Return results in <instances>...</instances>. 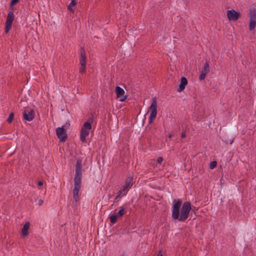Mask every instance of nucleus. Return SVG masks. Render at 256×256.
Returning <instances> with one entry per match:
<instances>
[{"label":"nucleus","mask_w":256,"mask_h":256,"mask_svg":"<svg viewBox=\"0 0 256 256\" xmlns=\"http://www.w3.org/2000/svg\"><path fill=\"white\" fill-rule=\"evenodd\" d=\"M76 2L75 0H72L71 2L68 6V9L72 12H74V9L73 8L76 5Z\"/></svg>","instance_id":"a211bd4d"},{"label":"nucleus","mask_w":256,"mask_h":256,"mask_svg":"<svg viewBox=\"0 0 256 256\" xmlns=\"http://www.w3.org/2000/svg\"><path fill=\"white\" fill-rule=\"evenodd\" d=\"M81 168H82V160H77L76 165V172H81Z\"/></svg>","instance_id":"f3484780"},{"label":"nucleus","mask_w":256,"mask_h":256,"mask_svg":"<svg viewBox=\"0 0 256 256\" xmlns=\"http://www.w3.org/2000/svg\"><path fill=\"white\" fill-rule=\"evenodd\" d=\"M119 198L120 197H117V196H116V200L118 199V198Z\"/></svg>","instance_id":"473e14b6"},{"label":"nucleus","mask_w":256,"mask_h":256,"mask_svg":"<svg viewBox=\"0 0 256 256\" xmlns=\"http://www.w3.org/2000/svg\"><path fill=\"white\" fill-rule=\"evenodd\" d=\"M85 72V66H81V67L80 68V72L81 74H83Z\"/></svg>","instance_id":"393cba45"},{"label":"nucleus","mask_w":256,"mask_h":256,"mask_svg":"<svg viewBox=\"0 0 256 256\" xmlns=\"http://www.w3.org/2000/svg\"><path fill=\"white\" fill-rule=\"evenodd\" d=\"M43 202H44V201H43V200H42V199H40V200H38V204L39 206H41V205H42V204H43Z\"/></svg>","instance_id":"cd10ccee"},{"label":"nucleus","mask_w":256,"mask_h":256,"mask_svg":"<svg viewBox=\"0 0 256 256\" xmlns=\"http://www.w3.org/2000/svg\"><path fill=\"white\" fill-rule=\"evenodd\" d=\"M186 136V132H182V138H184Z\"/></svg>","instance_id":"c756f323"},{"label":"nucleus","mask_w":256,"mask_h":256,"mask_svg":"<svg viewBox=\"0 0 256 256\" xmlns=\"http://www.w3.org/2000/svg\"><path fill=\"white\" fill-rule=\"evenodd\" d=\"M152 104L150 107V116L149 118V123L151 124L152 121L156 118L157 114V102L156 97L152 98L151 99Z\"/></svg>","instance_id":"f03ea898"},{"label":"nucleus","mask_w":256,"mask_h":256,"mask_svg":"<svg viewBox=\"0 0 256 256\" xmlns=\"http://www.w3.org/2000/svg\"><path fill=\"white\" fill-rule=\"evenodd\" d=\"M209 72H210L209 64L208 62H206L204 64V68L202 71V72L200 76L199 79L200 80H204L205 78L206 74Z\"/></svg>","instance_id":"9d476101"},{"label":"nucleus","mask_w":256,"mask_h":256,"mask_svg":"<svg viewBox=\"0 0 256 256\" xmlns=\"http://www.w3.org/2000/svg\"><path fill=\"white\" fill-rule=\"evenodd\" d=\"M80 188H74L73 190V198L75 201V204L79 200V192Z\"/></svg>","instance_id":"4468645a"},{"label":"nucleus","mask_w":256,"mask_h":256,"mask_svg":"<svg viewBox=\"0 0 256 256\" xmlns=\"http://www.w3.org/2000/svg\"><path fill=\"white\" fill-rule=\"evenodd\" d=\"M116 92L117 97L120 98V101L123 102L126 99V96L124 95L125 92L122 88L117 86L116 88Z\"/></svg>","instance_id":"1a4fd4ad"},{"label":"nucleus","mask_w":256,"mask_h":256,"mask_svg":"<svg viewBox=\"0 0 256 256\" xmlns=\"http://www.w3.org/2000/svg\"><path fill=\"white\" fill-rule=\"evenodd\" d=\"M118 218L114 214L111 215L110 217V222L113 224L116 222Z\"/></svg>","instance_id":"aec40b11"},{"label":"nucleus","mask_w":256,"mask_h":256,"mask_svg":"<svg viewBox=\"0 0 256 256\" xmlns=\"http://www.w3.org/2000/svg\"><path fill=\"white\" fill-rule=\"evenodd\" d=\"M133 182V177L130 176L126 180V184L124 186V188L128 190L132 186Z\"/></svg>","instance_id":"ddd939ff"},{"label":"nucleus","mask_w":256,"mask_h":256,"mask_svg":"<svg viewBox=\"0 0 256 256\" xmlns=\"http://www.w3.org/2000/svg\"><path fill=\"white\" fill-rule=\"evenodd\" d=\"M82 172H76L74 175V180H81Z\"/></svg>","instance_id":"412c9836"},{"label":"nucleus","mask_w":256,"mask_h":256,"mask_svg":"<svg viewBox=\"0 0 256 256\" xmlns=\"http://www.w3.org/2000/svg\"><path fill=\"white\" fill-rule=\"evenodd\" d=\"M162 161H163V158L162 157H158L157 159V162L160 164Z\"/></svg>","instance_id":"bb28decb"},{"label":"nucleus","mask_w":256,"mask_h":256,"mask_svg":"<svg viewBox=\"0 0 256 256\" xmlns=\"http://www.w3.org/2000/svg\"><path fill=\"white\" fill-rule=\"evenodd\" d=\"M30 228L29 222H26L23 226L22 228V234L24 236H26L28 234V230Z\"/></svg>","instance_id":"2eb2a0df"},{"label":"nucleus","mask_w":256,"mask_h":256,"mask_svg":"<svg viewBox=\"0 0 256 256\" xmlns=\"http://www.w3.org/2000/svg\"><path fill=\"white\" fill-rule=\"evenodd\" d=\"M168 138H170L172 137V135L171 134H170L168 136Z\"/></svg>","instance_id":"2f4dec72"},{"label":"nucleus","mask_w":256,"mask_h":256,"mask_svg":"<svg viewBox=\"0 0 256 256\" xmlns=\"http://www.w3.org/2000/svg\"><path fill=\"white\" fill-rule=\"evenodd\" d=\"M56 133L58 138L61 142H65L67 138V134L64 129V126L59 127L56 129Z\"/></svg>","instance_id":"0eeeda50"},{"label":"nucleus","mask_w":256,"mask_h":256,"mask_svg":"<svg viewBox=\"0 0 256 256\" xmlns=\"http://www.w3.org/2000/svg\"><path fill=\"white\" fill-rule=\"evenodd\" d=\"M216 166V161L212 162L210 166V167L211 169L214 168Z\"/></svg>","instance_id":"b1692460"},{"label":"nucleus","mask_w":256,"mask_h":256,"mask_svg":"<svg viewBox=\"0 0 256 256\" xmlns=\"http://www.w3.org/2000/svg\"><path fill=\"white\" fill-rule=\"evenodd\" d=\"M81 180H74V188H80Z\"/></svg>","instance_id":"4be33fe9"},{"label":"nucleus","mask_w":256,"mask_h":256,"mask_svg":"<svg viewBox=\"0 0 256 256\" xmlns=\"http://www.w3.org/2000/svg\"><path fill=\"white\" fill-rule=\"evenodd\" d=\"M18 0H12L10 2V6H13L14 5L16 4L18 2Z\"/></svg>","instance_id":"a878e982"},{"label":"nucleus","mask_w":256,"mask_h":256,"mask_svg":"<svg viewBox=\"0 0 256 256\" xmlns=\"http://www.w3.org/2000/svg\"><path fill=\"white\" fill-rule=\"evenodd\" d=\"M191 209L190 202H186L182 204L180 199H175L172 202V216L178 222H184L188 218Z\"/></svg>","instance_id":"f257e3e1"},{"label":"nucleus","mask_w":256,"mask_h":256,"mask_svg":"<svg viewBox=\"0 0 256 256\" xmlns=\"http://www.w3.org/2000/svg\"><path fill=\"white\" fill-rule=\"evenodd\" d=\"M124 214V208L123 206L120 207V210L114 213V214L118 218H120Z\"/></svg>","instance_id":"dca6fc26"},{"label":"nucleus","mask_w":256,"mask_h":256,"mask_svg":"<svg viewBox=\"0 0 256 256\" xmlns=\"http://www.w3.org/2000/svg\"><path fill=\"white\" fill-rule=\"evenodd\" d=\"M187 84L188 80L185 77H182L180 78V84L178 86V91L179 92L182 91Z\"/></svg>","instance_id":"f8f14e48"},{"label":"nucleus","mask_w":256,"mask_h":256,"mask_svg":"<svg viewBox=\"0 0 256 256\" xmlns=\"http://www.w3.org/2000/svg\"><path fill=\"white\" fill-rule=\"evenodd\" d=\"M14 115L13 113H10L7 119V122L10 123L14 119Z\"/></svg>","instance_id":"5701e85b"},{"label":"nucleus","mask_w":256,"mask_h":256,"mask_svg":"<svg viewBox=\"0 0 256 256\" xmlns=\"http://www.w3.org/2000/svg\"><path fill=\"white\" fill-rule=\"evenodd\" d=\"M157 256H163L160 250L158 252Z\"/></svg>","instance_id":"7c9ffc66"},{"label":"nucleus","mask_w":256,"mask_h":256,"mask_svg":"<svg viewBox=\"0 0 256 256\" xmlns=\"http://www.w3.org/2000/svg\"><path fill=\"white\" fill-rule=\"evenodd\" d=\"M38 184L39 186H43V182L42 181H41V180H40L38 183Z\"/></svg>","instance_id":"c85d7f7f"},{"label":"nucleus","mask_w":256,"mask_h":256,"mask_svg":"<svg viewBox=\"0 0 256 256\" xmlns=\"http://www.w3.org/2000/svg\"><path fill=\"white\" fill-rule=\"evenodd\" d=\"M256 26V9L250 8V24L249 29L250 30H254Z\"/></svg>","instance_id":"20e7f679"},{"label":"nucleus","mask_w":256,"mask_h":256,"mask_svg":"<svg viewBox=\"0 0 256 256\" xmlns=\"http://www.w3.org/2000/svg\"><path fill=\"white\" fill-rule=\"evenodd\" d=\"M23 116L24 120L30 122L34 118V112L30 108H25L23 112Z\"/></svg>","instance_id":"423d86ee"},{"label":"nucleus","mask_w":256,"mask_h":256,"mask_svg":"<svg viewBox=\"0 0 256 256\" xmlns=\"http://www.w3.org/2000/svg\"><path fill=\"white\" fill-rule=\"evenodd\" d=\"M14 15L12 12H9L7 16L6 22L5 32L8 33L10 30L12 22L14 20Z\"/></svg>","instance_id":"39448f33"},{"label":"nucleus","mask_w":256,"mask_h":256,"mask_svg":"<svg viewBox=\"0 0 256 256\" xmlns=\"http://www.w3.org/2000/svg\"><path fill=\"white\" fill-rule=\"evenodd\" d=\"M91 128L92 125L90 123L86 122L84 124L80 132V140L82 142H86V137L88 136L90 130Z\"/></svg>","instance_id":"7ed1b4c3"},{"label":"nucleus","mask_w":256,"mask_h":256,"mask_svg":"<svg viewBox=\"0 0 256 256\" xmlns=\"http://www.w3.org/2000/svg\"><path fill=\"white\" fill-rule=\"evenodd\" d=\"M80 63L81 66H86V52L83 48H82L80 49Z\"/></svg>","instance_id":"9b49d317"},{"label":"nucleus","mask_w":256,"mask_h":256,"mask_svg":"<svg viewBox=\"0 0 256 256\" xmlns=\"http://www.w3.org/2000/svg\"><path fill=\"white\" fill-rule=\"evenodd\" d=\"M240 14L234 10H228L227 12V16L229 20L236 21L238 20Z\"/></svg>","instance_id":"6e6552de"},{"label":"nucleus","mask_w":256,"mask_h":256,"mask_svg":"<svg viewBox=\"0 0 256 256\" xmlns=\"http://www.w3.org/2000/svg\"><path fill=\"white\" fill-rule=\"evenodd\" d=\"M128 191V190H127L126 189L124 188V187H123L122 188V190H120L118 192V194L117 196V197H121V196H122L126 195V194Z\"/></svg>","instance_id":"6ab92c4d"}]
</instances>
